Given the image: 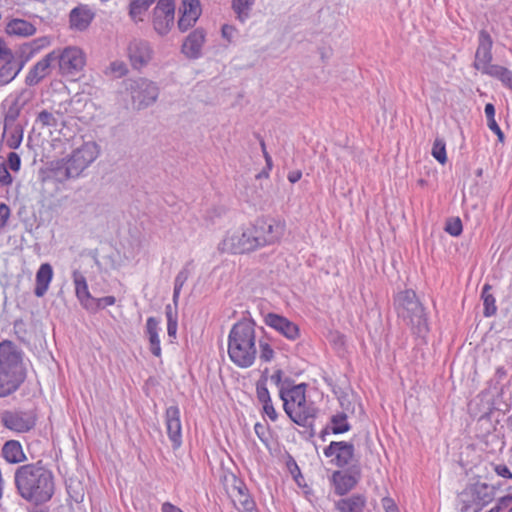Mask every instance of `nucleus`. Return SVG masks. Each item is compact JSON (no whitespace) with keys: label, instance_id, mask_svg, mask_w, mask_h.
<instances>
[{"label":"nucleus","instance_id":"obj_1","mask_svg":"<svg viewBox=\"0 0 512 512\" xmlns=\"http://www.w3.org/2000/svg\"><path fill=\"white\" fill-rule=\"evenodd\" d=\"M13 481L17 495L26 502L48 503L56 491L54 473L43 460L19 465Z\"/></svg>","mask_w":512,"mask_h":512},{"label":"nucleus","instance_id":"obj_2","mask_svg":"<svg viewBox=\"0 0 512 512\" xmlns=\"http://www.w3.org/2000/svg\"><path fill=\"white\" fill-rule=\"evenodd\" d=\"M256 322L243 317L237 321L228 334V356L239 368L251 367L257 357Z\"/></svg>","mask_w":512,"mask_h":512},{"label":"nucleus","instance_id":"obj_3","mask_svg":"<svg viewBox=\"0 0 512 512\" xmlns=\"http://www.w3.org/2000/svg\"><path fill=\"white\" fill-rule=\"evenodd\" d=\"M24 352L13 341L0 342V398L15 393L27 378Z\"/></svg>","mask_w":512,"mask_h":512},{"label":"nucleus","instance_id":"obj_4","mask_svg":"<svg viewBox=\"0 0 512 512\" xmlns=\"http://www.w3.org/2000/svg\"><path fill=\"white\" fill-rule=\"evenodd\" d=\"M99 154L100 147L96 142H84L66 157L50 162L51 177L59 183L76 179L98 158Z\"/></svg>","mask_w":512,"mask_h":512},{"label":"nucleus","instance_id":"obj_5","mask_svg":"<svg viewBox=\"0 0 512 512\" xmlns=\"http://www.w3.org/2000/svg\"><path fill=\"white\" fill-rule=\"evenodd\" d=\"M393 307L397 316L410 326L412 334L425 342L430 332L428 316L416 292L412 289L399 291L394 295Z\"/></svg>","mask_w":512,"mask_h":512},{"label":"nucleus","instance_id":"obj_6","mask_svg":"<svg viewBox=\"0 0 512 512\" xmlns=\"http://www.w3.org/2000/svg\"><path fill=\"white\" fill-rule=\"evenodd\" d=\"M306 383L293 385L292 387L282 386L279 390V397L283 401V409L289 419L298 426L313 428L319 409L314 402L306 399Z\"/></svg>","mask_w":512,"mask_h":512},{"label":"nucleus","instance_id":"obj_7","mask_svg":"<svg viewBox=\"0 0 512 512\" xmlns=\"http://www.w3.org/2000/svg\"><path fill=\"white\" fill-rule=\"evenodd\" d=\"M55 63L62 76L75 79L84 69L86 64L85 53L76 46H67L63 49L52 51Z\"/></svg>","mask_w":512,"mask_h":512},{"label":"nucleus","instance_id":"obj_8","mask_svg":"<svg viewBox=\"0 0 512 512\" xmlns=\"http://www.w3.org/2000/svg\"><path fill=\"white\" fill-rule=\"evenodd\" d=\"M259 248V242L253 233L252 226L241 231L228 232L218 245V250L221 253L228 254H244Z\"/></svg>","mask_w":512,"mask_h":512},{"label":"nucleus","instance_id":"obj_9","mask_svg":"<svg viewBox=\"0 0 512 512\" xmlns=\"http://www.w3.org/2000/svg\"><path fill=\"white\" fill-rule=\"evenodd\" d=\"M126 91L130 94L133 105L138 109H145L154 104L159 95V88L151 80L136 78L125 80Z\"/></svg>","mask_w":512,"mask_h":512},{"label":"nucleus","instance_id":"obj_10","mask_svg":"<svg viewBox=\"0 0 512 512\" xmlns=\"http://www.w3.org/2000/svg\"><path fill=\"white\" fill-rule=\"evenodd\" d=\"M494 498L493 488L486 483H474L461 493V512H480Z\"/></svg>","mask_w":512,"mask_h":512},{"label":"nucleus","instance_id":"obj_11","mask_svg":"<svg viewBox=\"0 0 512 512\" xmlns=\"http://www.w3.org/2000/svg\"><path fill=\"white\" fill-rule=\"evenodd\" d=\"M251 226L260 248L278 243L283 237L286 228L284 222L264 217L256 219Z\"/></svg>","mask_w":512,"mask_h":512},{"label":"nucleus","instance_id":"obj_12","mask_svg":"<svg viewBox=\"0 0 512 512\" xmlns=\"http://www.w3.org/2000/svg\"><path fill=\"white\" fill-rule=\"evenodd\" d=\"M175 0H157L151 12V24L161 37L170 33L175 24Z\"/></svg>","mask_w":512,"mask_h":512},{"label":"nucleus","instance_id":"obj_13","mask_svg":"<svg viewBox=\"0 0 512 512\" xmlns=\"http://www.w3.org/2000/svg\"><path fill=\"white\" fill-rule=\"evenodd\" d=\"M0 420L6 429L16 433H27L36 426L37 415L32 410H4Z\"/></svg>","mask_w":512,"mask_h":512},{"label":"nucleus","instance_id":"obj_14","mask_svg":"<svg viewBox=\"0 0 512 512\" xmlns=\"http://www.w3.org/2000/svg\"><path fill=\"white\" fill-rule=\"evenodd\" d=\"M361 475L358 460L347 470H335L330 477V482L334 486V493L339 496L347 495L359 483Z\"/></svg>","mask_w":512,"mask_h":512},{"label":"nucleus","instance_id":"obj_15","mask_svg":"<svg viewBox=\"0 0 512 512\" xmlns=\"http://www.w3.org/2000/svg\"><path fill=\"white\" fill-rule=\"evenodd\" d=\"M323 454L330 458V464L343 469L352 463L355 457V446L351 441H331L323 449Z\"/></svg>","mask_w":512,"mask_h":512},{"label":"nucleus","instance_id":"obj_16","mask_svg":"<svg viewBox=\"0 0 512 512\" xmlns=\"http://www.w3.org/2000/svg\"><path fill=\"white\" fill-rule=\"evenodd\" d=\"M492 46L493 40L489 32L485 29L479 31L478 34V47L475 53L474 67L482 73L492 67Z\"/></svg>","mask_w":512,"mask_h":512},{"label":"nucleus","instance_id":"obj_17","mask_svg":"<svg viewBox=\"0 0 512 512\" xmlns=\"http://www.w3.org/2000/svg\"><path fill=\"white\" fill-rule=\"evenodd\" d=\"M264 323L290 341H295L300 336L298 325L280 314L273 312L266 314Z\"/></svg>","mask_w":512,"mask_h":512},{"label":"nucleus","instance_id":"obj_18","mask_svg":"<svg viewBox=\"0 0 512 512\" xmlns=\"http://www.w3.org/2000/svg\"><path fill=\"white\" fill-rule=\"evenodd\" d=\"M181 412L178 405H171L165 410V425L169 440L173 449H178L182 445V424Z\"/></svg>","mask_w":512,"mask_h":512},{"label":"nucleus","instance_id":"obj_19","mask_svg":"<svg viewBox=\"0 0 512 512\" xmlns=\"http://www.w3.org/2000/svg\"><path fill=\"white\" fill-rule=\"evenodd\" d=\"M153 50L149 42L135 39L128 46V57L134 69L146 66L152 58Z\"/></svg>","mask_w":512,"mask_h":512},{"label":"nucleus","instance_id":"obj_20","mask_svg":"<svg viewBox=\"0 0 512 512\" xmlns=\"http://www.w3.org/2000/svg\"><path fill=\"white\" fill-rule=\"evenodd\" d=\"M206 31L202 27L195 28L183 41L181 52L189 59H198L202 56V47L205 43Z\"/></svg>","mask_w":512,"mask_h":512},{"label":"nucleus","instance_id":"obj_21","mask_svg":"<svg viewBox=\"0 0 512 512\" xmlns=\"http://www.w3.org/2000/svg\"><path fill=\"white\" fill-rule=\"evenodd\" d=\"M55 57L51 51L30 68L25 78V84L35 86L50 74L52 67H55Z\"/></svg>","mask_w":512,"mask_h":512},{"label":"nucleus","instance_id":"obj_22","mask_svg":"<svg viewBox=\"0 0 512 512\" xmlns=\"http://www.w3.org/2000/svg\"><path fill=\"white\" fill-rule=\"evenodd\" d=\"M94 18V13L87 6H77L69 14L71 28L84 31L88 28Z\"/></svg>","mask_w":512,"mask_h":512},{"label":"nucleus","instance_id":"obj_23","mask_svg":"<svg viewBox=\"0 0 512 512\" xmlns=\"http://www.w3.org/2000/svg\"><path fill=\"white\" fill-rule=\"evenodd\" d=\"M160 320L156 317H148L145 326V335L149 340V350L155 357H161L162 350L160 345L159 327Z\"/></svg>","mask_w":512,"mask_h":512},{"label":"nucleus","instance_id":"obj_24","mask_svg":"<svg viewBox=\"0 0 512 512\" xmlns=\"http://www.w3.org/2000/svg\"><path fill=\"white\" fill-rule=\"evenodd\" d=\"M2 457L9 464H21L27 461V456L18 440H8L4 443Z\"/></svg>","mask_w":512,"mask_h":512},{"label":"nucleus","instance_id":"obj_25","mask_svg":"<svg viewBox=\"0 0 512 512\" xmlns=\"http://www.w3.org/2000/svg\"><path fill=\"white\" fill-rule=\"evenodd\" d=\"M366 503L367 500L363 494H353L335 501V508L339 512H364Z\"/></svg>","mask_w":512,"mask_h":512},{"label":"nucleus","instance_id":"obj_26","mask_svg":"<svg viewBox=\"0 0 512 512\" xmlns=\"http://www.w3.org/2000/svg\"><path fill=\"white\" fill-rule=\"evenodd\" d=\"M72 279L75 286V295L82 307L86 309V305L91 303L93 299V296L89 292L86 277L79 270H74L72 272Z\"/></svg>","mask_w":512,"mask_h":512},{"label":"nucleus","instance_id":"obj_27","mask_svg":"<svg viewBox=\"0 0 512 512\" xmlns=\"http://www.w3.org/2000/svg\"><path fill=\"white\" fill-rule=\"evenodd\" d=\"M53 277V269L49 263H43L39 267L36 273V285L34 289V294L37 297H42L45 295L49 288V284Z\"/></svg>","mask_w":512,"mask_h":512},{"label":"nucleus","instance_id":"obj_28","mask_svg":"<svg viewBox=\"0 0 512 512\" xmlns=\"http://www.w3.org/2000/svg\"><path fill=\"white\" fill-rule=\"evenodd\" d=\"M5 31L8 35L28 37L35 34L36 28L27 20L15 18L8 22Z\"/></svg>","mask_w":512,"mask_h":512},{"label":"nucleus","instance_id":"obj_29","mask_svg":"<svg viewBox=\"0 0 512 512\" xmlns=\"http://www.w3.org/2000/svg\"><path fill=\"white\" fill-rule=\"evenodd\" d=\"M156 1L157 0H130L128 5V15L130 19L135 23L143 21V16Z\"/></svg>","mask_w":512,"mask_h":512},{"label":"nucleus","instance_id":"obj_30","mask_svg":"<svg viewBox=\"0 0 512 512\" xmlns=\"http://www.w3.org/2000/svg\"><path fill=\"white\" fill-rule=\"evenodd\" d=\"M3 62L4 64L0 67V86L10 83L19 74L24 65L20 63L17 66L15 58Z\"/></svg>","mask_w":512,"mask_h":512},{"label":"nucleus","instance_id":"obj_31","mask_svg":"<svg viewBox=\"0 0 512 512\" xmlns=\"http://www.w3.org/2000/svg\"><path fill=\"white\" fill-rule=\"evenodd\" d=\"M483 74L499 80L504 87L512 91V71L508 68L495 64L492 67H488V70Z\"/></svg>","mask_w":512,"mask_h":512},{"label":"nucleus","instance_id":"obj_32","mask_svg":"<svg viewBox=\"0 0 512 512\" xmlns=\"http://www.w3.org/2000/svg\"><path fill=\"white\" fill-rule=\"evenodd\" d=\"M23 127L21 125H16L9 130L3 132L2 139L5 141V144L10 149H17L23 140Z\"/></svg>","mask_w":512,"mask_h":512},{"label":"nucleus","instance_id":"obj_33","mask_svg":"<svg viewBox=\"0 0 512 512\" xmlns=\"http://www.w3.org/2000/svg\"><path fill=\"white\" fill-rule=\"evenodd\" d=\"M492 286L488 283L484 284L481 292V299L483 300V314L485 317H491L496 314L497 306L496 299L491 293Z\"/></svg>","mask_w":512,"mask_h":512},{"label":"nucleus","instance_id":"obj_34","mask_svg":"<svg viewBox=\"0 0 512 512\" xmlns=\"http://www.w3.org/2000/svg\"><path fill=\"white\" fill-rule=\"evenodd\" d=\"M331 433L338 435L351 430V425L348 422V417L345 412H338L330 418Z\"/></svg>","mask_w":512,"mask_h":512},{"label":"nucleus","instance_id":"obj_35","mask_svg":"<svg viewBox=\"0 0 512 512\" xmlns=\"http://www.w3.org/2000/svg\"><path fill=\"white\" fill-rule=\"evenodd\" d=\"M257 400L262 404V414L267 416L272 422L277 421L279 414L276 411L270 392L256 394Z\"/></svg>","mask_w":512,"mask_h":512},{"label":"nucleus","instance_id":"obj_36","mask_svg":"<svg viewBox=\"0 0 512 512\" xmlns=\"http://www.w3.org/2000/svg\"><path fill=\"white\" fill-rule=\"evenodd\" d=\"M253 5L254 0H232V9L242 23L249 18Z\"/></svg>","mask_w":512,"mask_h":512},{"label":"nucleus","instance_id":"obj_37","mask_svg":"<svg viewBox=\"0 0 512 512\" xmlns=\"http://www.w3.org/2000/svg\"><path fill=\"white\" fill-rule=\"evenodd\" d=\"M232 487L237 491L240 507H244L246 503H255L243 480L235 478Z\"/></svg>","mask_w":512,"mask_h":512},{"label":"nucleus","instance_id":"obj_38","mask_svg":"<svg viewBox=\"0 0 512 512\" xmlns=\"http://www.w3.org/2000/svg\"><path fill=\"white\" fill-rule=\"evenodd\" d=\"M178 13H185L188 16L200 18L202 14L200 0H182Z\"/></svg>","mask_w":512,"mask_h":512},{"label":"nucleus","instance_id":"obj_39","mask_svg":"<svg viewBox=\"0 0 512 512\" xmlns=\"http://www.w3.org/2000/svg\"><path fill=\"white\" fill-rule=\"evenodd\" d=\"M116 302V298L114 296H104L101 298H95L91 300V303L86 305V310L89 312H97L98 310L104 309L107 306H112Z\"/></svg>","mask_w":512,"mask_h":512},{"label":"nucleus","instance_id":"obj_40","mask_svg":"<svg viewBox=\"0 0 512 512\" xmlns=\"http://www.w3.org/2000/svg\"><path fill=\"white\" fill-rule=\"evenodd\" d=\"M431 154L440 164H445L447 162L446 143L444 139L436 138L434 140Z\"/></svg>","mask_w":512,"mask_h":512},{"label":"nucleus","instance_id":"obj_41","mask_svg":"<svg viewBox=\"0 0 512 512\" xmlns=\"http://www.w3.org/2000/svg\"><path fill=\"white\" fill-rule=\"evenodd\" d=\"M20 106L17 102H14L6 111L4 116V128L5 131L9 130V128L16 126L15 124L17 118L20 115Z\"/></svg>","mask_w":512,"mask_h":512},{"label":"nucleus","instance_id":"obj_42","mask_svg":"<svg viewBox=\"0 0 512 512\" xmlns=\"http://www.w3.org/2000/svg\"><path fill=\"white\" fill-rule=\"evenodd\" d=\"M59 119L53 113L42 110L38 113L36 123L41 124L42 127H54L58 126Z\"/></svg>","mask_w":512,"mask_h":512},{"label":"nucleus","instance_id":"obj_43","mask_svg":"<svg viewBox=\"0 0 512 512\" xmlns=\"http://www.w3.org/2000/svg\"><path fill=\"white\" fill-rule=\"evenodd\" d=\"M198 17L188 16L185 13H179V19L177 21V28L181 33L187 32L193 28L198 21Z\"/></svg>","mask_w":512,"mask_h":512},{"label":"nucleus","instance_id":"obj_44","mask_svg":"<svg viewBox=\"0 0 512 512\" xmlns=\"http://www.w3.org/2000/svg\"><path fill=\"white\" fill-rule=\"evenodd\" d=\"M445 231L451 236H460L463 231L461 219L459 217L449 218L445 225Z\"/></svg>","mask_w":512,"mask_h":512},{"label":"nucleus","instance_id":"obj_45","mask_svg":"<svg viewBox=\"0 0 512 512\" xmlns=\"http://www.w3.org/2000/svg\"><path fill=\"white\" fill-rule=\"evenodd\" d=\"M259 349V358L262 362L268 363L275 358V352L268 342L259 340Z\"/></svg>","mask_w":512,"mask_h":512},{"label":"nucleus","instance_id":"obj_46","mask_svg":"<svg viewBox=\"0 0 512 512\" xmlns=\"http://www.w3.org/2000/svg\"><path fill=\"white\" fill-rule=\"evenodd\" d=\"M67 493L72 501L75 503H81L84 500V492L83 488L81 487V483H70L66 487Z\"/></svg>","mask_w":512,"mask_h":512},{"label":"nucleus","instance_id":"obj_47","mask_svg":"<svg viewBox=\"0 0 512 512\" xmlns=\"http://www.w3.org/2000/svg\"><path fill=\"white\" fill-rule=\"evenodd\" d=\"M13 330L19 342L27 344V329L23 319L19 318L13 322Z\"/></svg>","mask_w":512,"mask_h":512},{"label":"nucleus","instance_id":"obj_48","mask_svg":"<svg viewBox=\"0 0 512 512\" xmlns=\"http://www.w3.org/2000/svg\"><path fill=\"white\" fill-rule=\"evenodd\" d=\"M283 378V371L281 369H277L270 377L271 381L279 387V389L284 387H292L293 386V380L291 378Z\"/></svg>","mask_w":512,"mask_h":512},{"label":"nucleus","instance_id":"obj_49","mask_svg":"<svg viewBox=\"0 0 512 512\" xmlns=\"http://www.w3.org/2000/svg\"><path fill=\"white\" fill-rule=\"evenodd\" d=\"M109 70L117 78L125 76L128 72L127 65L118 60L110 63Z\"/></svg>","mask_w":512,"mask_h":512},{"label":"nucleus","instance_id":"obj_50","mask_svg":"<svg viewBox=\"0 0 512 512\" xmlns=\"http://www.w3.org/2000/svg\"><path fill=\"white\" fill-rule=\"evenodd\" d=\"M7 165L9 169L18 172L21 168V158L18 153L10 152L7 156Z\"/></svg>","mask_w":512,"mask_h":512},{"label":"nucleus","instance_id":"obj_51","mask_svg":"<svg viewBox=\"0 0 512 512\" xmlns=\"http://www.w3.org/2000/svg\"><path fill=\"white\" fill-rule=\"evenodd\" d=\"M268 368H265L262 373H261V376L260 378L257 380L256 382V394H260V393H263V392H269L268 388H267V381H268Z\"/></svg>","mask_w":512,"mask_h":512},{"label":"nucleus","instance_id":"obj_52","mask_svg":"<svg viewBox=\"0 0 512 512\" xmlns=\"http://www.w3.org/2000/svg\"><path fill=\"white\" fill-rule=\"evenodd\" d=\"M13 178L8 171L5 163H0V186H8L11 185Z\"/></svg>","mask_w":512,"mask_h":512},{"label":"nucleus","instance_id":"obj_53","mask_svg":"<svg viewBox=\"0 0 512 512\" xmlns=\"http://www.w3.org/2000/svg\"><path fill=\"white\" fill-rule=\"evenodd\" d=\"M190 275L189 269L185 266L183 267L175 277L174 286L182 288L185 282L187 281Z\"/></svg>","mask_w":512,"mask_h":512},{"label":"nucleus","instance_id":"obj_54","mask_svg":"<svg viewBox=\"0 0 512 512\" xmlns=\"http://www.w3.org/2000/svg\"><path fill=\"white\" fill-rule=\"evenodd\" d=\"M9 59H14L13 52L0 37V61L3 62Z\"/></svg>","mask_w":512,"mask_h":512},{"label":"nucleus","instance_id":"obj_55","mask_svg":"<svg viewBox=\"0 0 512 512\" xmlns=\"http://www.w3.org/2000/svg\"><path fill=\"white\" fill-rule=\"evenodd\" d=\"M266 430H267V427L260 422H257L254 425L255 434L260 439V441L263 442L264 444L268 443V437L266 435Z\"/></svg>","mask_w":512,"mask_h":512},{"label":"nucleus","instance_id":"obj_56","mask_svg":"<svg viewBox=\"0 0 512 512\" xmlns=\"http://www.w3.org/2000/svg\"><path fill=\"white\" fill-rule=\"evenodd\" d=\"M487 125L489 127V129L495 133L497 135V139L500 143H504L505 141V135L503 133V131L501 130V128L499 127L498 123L496 122V120H492V121H489L487 122Z\"/></svg>","mask_w":512,"mask_h":512},{"label":"nucleus","instance_id":"obj_57","mask_svg":"<svg viewBox=\"0 0 512 512\" xmlns=\"http://www.w3.org/2000/svg\"><path fill=\"white\" fill-rule=\"evenodd\" d=\"M10 217V208L7 204H0V229L5 227Z\"/></svg>","mask_w":512,"mask_h":512},{"label":"nucleus","instance_id":"obj_58","mask_svg":"<svg viewBox=\"0 0 512 512\" xmlns=\"http://www.w3.org/2000/svg\"><path fill=\"white\" fill-rule=\"evenodd\" d=\"M30 506L27 507V512H50L47 503L28 502Z\"/></svg>","mask_w":512,"mask_h":512},{"label":"nucleus","instance_id":"obj_59","mask_svg":"<svg viewBox=\"0 0 512 512\" xmlns=\"http://www.w3.org/2000/svg\"><path fill=\"white\" fill-rule=\"evenodd\" d=\"M381 502L385 512H399V509L393 499L384 497Z\"/></svg>","mask_w":512,"mask_h":512},{"label":"nucleus","instance_id":"obj_60","mask_svg":"<svg viewBox=\"0 0 512 512\" xmlns=\"http://www.w3.org/2000/svg\"><path fill=\"white\" fill-rule=\"evenodd\" d=\"M494 470L497 475H499L503 478L512 479V473L506 465H504V464L496 465Z\"/></svg>","mask_w":512,"mask_h":512},{"label":"nucleus","instance_id":"obj_61","mask_svg":"<svg viewBox=\"0 0 512 512\" xmlns=\"http://www.w3.org/2000/svg\"><path fill=\"white\" fill-rule=\"evenodd\" d=\"M165 315L167 318V323H175L178 322L177 311H173L170 304L165 307Z\"/></svg>","mask_w":512,"mask_h":512},{"label":"nucleus","instance_id":"obj_62","mask_svg":"<svg viewBox=\"0 0 512 512\" xmlns=\"http://www.w3.org/2000/svg\"><path fill=\"white\" fill-rule=\"evenodd\" d=\"M161 512H183V510L180 507L167 501L161 505Z\"/></svg>","mask_w":512,"mask_h":512},{"label":"nucleus","instance_id":"obj_63","mask_svg":"<svg viewBox=\"0 0 512 512\" xmlns=\"http://www.w3.org/2000/svg\"><path fill=\"white\" fill-rule=\"evenodd\" d=\"M487 122L495 120V106L492 103H487L484 108Z\"/></svg>","mask_w":512,"mask_h":512},{"label":"nucleus","instance_id":"obj_64","mask_svg":"<svg viewBox=\"0 0 512 512\" xmlns=\"http://www.w3.org/2000/svg\"><path fill=\"white\" fill-rule=\"evenodd\" d=\"M512 502V494H507L498 499L497 504L494 507H501V510L504 507H507Z\"/></svg>","mask_w":512,"mask_h":512}]
</instances>
